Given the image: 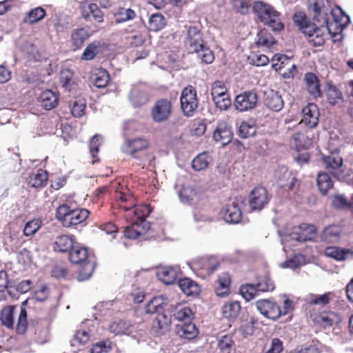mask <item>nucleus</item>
<instances>
[{
  "mask_svg": "<svg viewBox=\"0 0 353 353\" xmlns=\"http://www.w3.org/2000/svg\"><path fill=\"white\" fill-rule=\"evenodd\" d=\"M275 43L272 34L266 30H261L258 34L256 43L258 46L264 48H270Z\"/></svg>",
  "mask_w": 353,
  "mask_h": 353,
  "instance_id": "a18cd8bd",
  "label": "nucleus"
},
{
  "mask_svg": "<svg viewBox=\"0 0 353 353\" xmlns=\"http://www.w3.org/2000/svg\"><path fill=\"white\" fill-rule=\"evenodd\" d=\"M256 103V94L251 91H247L236 96L234 105L237 110L244 112L254 108Z\"/></svg>",
  "mask_w": 353,
  "mask_h": 353,
  "instance_id": "4468645a",
  "label": "nucleus"
},
{
  "mask_svg": "<svg viewBox=\"0 0 353 353\" xmlns=\"http://www.w3.org/2000/svg\"><path fill=\"white\" fill-rule=\"evenodd\" d=\"M148 24L150 30L157 32L164 28L165 19L161 14L155 13L150 16Z\"/></svg>",
  "mask_w": 353,
  "mask_h": 353,
  "instance_id": "de8ad7c7",
  "label": "nucleus"
},
{
  "mask_svg": "<svg viewBox=\"0 0 353 353\" xmlns=\"http://www.w3.org/2000/svg\"><path fill=\"white\" fill-rule=\"evenodd\" d=\"M230 289V276L228 273L223 272L219 276L215 293L218 296L223 297L229 294Z\"/></svg>",
  "mask_w": 353,
  "mask_h": 353,
  "instance_id": "2f4dec72",
  "label": "nucleus"
},
{
  "mask_svg": "<svg viewBox=\"0 0 353 353\" xmlns=\"http://www.w3.org/2000/svg\"><path fill=\"white\" fill-rule=\"evenodd\" d=\"M253 10L260 21L269 26L273 30L280 31L283 28L280 13L271 5L261 1H256Z\"/></svg>",
  "mask_w": 353,
  "mask_h": 353,
  "instance_id": "7ed1b4c3",
  "label": "nucleus"
},
{
  "mask_svg": "<svg viewBox=\"0 0 353 353\" xmlns=\"http://www.w3.org/2000/svg\"><path fill=\"white\" fill-rule=\"evenodd\" d=\"M232 132L225 121H219L214 130L213 138L217 143H220L222 145L229 143L232 139Z\"/></svg>",
  "mask_w": 353,
  "mask_h": 353,
  "instance_id": "6ab92c4d",
  "label": "nucleus"
},
{
  "mask_svg": "<svg viewBox=\"0 0 353 353\" xmlns=\"http://www.w3.org/2000/svg\"><path fill=\"white\" fill-rule=\"evenodd\" d=\"M148 142L143 138H135L126 140L121 146V150L130 155H134L137 152L146 149Z\"/></svg>",
  "mask_w": 353,
  "mask_h": 353,
  "instance_id": "dca6fc26",
  "label": "nucleus"
},
{
  "mask_svg": "<svg viewBox=\"0 0 353 353\" xmlns=\"http://www.w3.org/2000/svg\"><path fill=\"white\" fill-rule=\"evenodd\" d=\"M137 220L133 221H138L141 223L142 220H145L146 217L151 213V209L148 205H142L135 208L133 211Z\"/></svg>",
  "mask_w": 353,
  "mask_h": 353,
  "instance_id": "bf43d9fd",
  "label": "nucleus"
},
{
  "mask_svg": "<svg viewBox=\"0 0 353 353\" xmlns=\"http://www.w3.org/2000/svg\"><path fill=\"white\" fill-rule=\"evenodd\" d=\"M308 7L314 12V19L319 23V27L312 23L303 29V34L308 37L309 42L314 46H321L325 43L327 32L329 31V8L325 6L323 0H308Z\"/></svg>",
  "mask_w": 353,
  "mask_h": 353,
  "instance_id": "f257e3e1",
  "label": "nucleus"
},
{
  "mask_svg": "<svg viewBox=\"0 0 353 353\" xmlns=\"http://www.w3.org/2000/svg\"><path fill=\"white\" fill-rule=\"evenodd\" d=\"M85 107V101L79 99L73 102L71 109V112L74 117H81L84 114Z\"/></svg>",
  "mask_w": 353,
  "mask_h": 353,
  "instance_id": "69168bd1",
  "label": "nucleus"
},
{
  "mask_svg": "<svg viewBox=\"0 0 353 353\" xmlns=\"http://www.w3.org/2000/svg\"><path fill=\"white\" fill-rule=\"evenodd\" d=\"M134 328V325L130 322L123 320H119L112 322L110 326V331L115 335L130 334Z\"/></svg>",
  "mask_w": 353,
  "mask_h": 353,
  "instance_id": "7c9ffc66",
  "label": "nucleus"
},
{
  "mask_svg": "<svg viewBox=\"0 0 353 353\" xmlns=\"http://www.w3.org/2000/svg\"><path fill=\"white\" fill-rule=\"evenodd\" d=\"M212 159L210 156L205 153H200L192 161V168L196 171L205 170L210 163Z\"/></svg>",
  "mask_w": 353,
  "mask_h": 353,
  "instance_id": "ea45409f",
  "label": "nucleus"
},
{
  "mask_svg": "<svg viewBox=\"0 0 353 353\" xmlns=\"http://www.w3.org/2000/svg\"><path fill=\"white\" fill-rule=\"evenodd\" d=\"M27 327V312L26 308L21 306L16 327L17 333L21 334L25 333Z\"/></svg>",
  "mask_w": 353,
  "mask_h": 353,
  "instance_id": "6e6d98bb",
  "label": "nucleus"
},
{
  "mask_svg": "<svg viewBox=\"0 0 353 353\" xmlns=\"http://www.w3.org/2000/svg\"><path fill=\"white\" fill-rule=\"evenodd\" d=\"M100 43L94 41L90 43L84 50L81 59L83 60H92L99 53Z\"/></svg>",
  "mask_w": 353,
  "mask_h": 353,
  "instance_id": "3c124183",
  "label": "nucleus"
},
{
  "mask_svg": "<svg viewBox=\"0 0 353 353\" xmlns=\"http://www.w3.org/2000/svg\"><path fill=\"white\" fill-rule=\"evenodd\" d=\"M129 99L134 107L145 105L149 100V96L145 89L140 87L133 88L130 94Z\"/></svg>",
  "mask_w": 353,
  "mask_h": 353,
  "instance_id": "b1692460",
  "label": "nucleus"
},
{
  "mask_svg": "<svg viewBox=\"0 0 353 353\" xmlns=\"http://www.w3.org/2000/svg\"><path fill=\"white\" fill-rule=\"evenodd\" d=\"M56 217L64 227L74 225V209H71L67 204L59 206L56 211Z\"/></svg>",
  "mask_w": 353,
  "mask_h": 353,
  "instance_id": "aec40b11",
  "label": "nucleus"
},
{
  "mask_svg": "<svg viewBox=\"0 0 353 353\" xmlns=\"http://www.w3.org/2000/svg\"><path fill=\"white\" fill-rule=\"evenodd\" d=\"M310 144V141L305 136L304 132H296L293 134L290 140V145L296 150L307 148V145Z\"/></svg>",
  "mask_w": 353,
  "mask_h": 353,
  "instance_id": "a19ab883",
  "label": "nucleus"
},
{
  "mask_svg": "<svg viewBox=\"0 0 353 353\" xmlns=\"http://www.w3.org/2000/svg\"><path fill=\"white\" fill-rule=\"evenodd\" d=\"M318 323L323 327H330L341 321L340 315L333 312L321 313L318 317Z\"/></svg>",
  "mask_w": 353,
  "mask_h": 353,
  "instance_id": "72a5a7b5",
  "label": "nucleus"
},
{
  "mask_svg": "<svg viewBox=\"0 0 353 353\" xmlns=\"http://www.w3.org/2000/svg\"><path fill=\"white\" fill-rule=\"evenodd\" d=\"M319 117L317 106L314 103H309L302 110V119L298 125H305L309 128H313L319 123Z\"/></svg>",
  "mask_w": 353,
  "mask_h": 353,
  "instance_id": "f8f14e48",
  "label": "nucleus"
},
{
  "mask_svg": "<svg viewBox=\"0 0 353 353\" xmlns=\"http://www.w3.org/2000/svg\"><path fill=\"white\" fill-rule=\"evenodd\" d=\"M60 81L62 87L68 92L75 90L77 86V78L74 73L70 69L61 70L60 73Z\"/></svg>",
  "mask_w": 353,
  "mask_h": 353,
  "instance_id": "393cba45",
  "label": "nucleus"
},
{
  "mask_svg": "<svg viewBox=\"0 0 353 353\" xmlns=\"http://www.w3.org/2000/svg\"><path fill=\"white\" fill-rule=\"evenodd\" d=\"M295 24L299 27L303 33V29L311 26L312 23H309L305 14L301 12L296 13L293 18Z\"/></svg>",
  "mask_w": 353,
  "mask_h": 353,
  "instance_id": "774afa93",
  "label": "nucleus"
},
{
  "mask_svg": "<svg viewBox=\"0 0 353 353\" xmlns=\"http://www.w3.org/2000/svg\"><path fill=\"white\" fill-rule=\"evenodd\" d=\"M283 350V342L278 338H273L265 345L264 353H281Z\"/></svg>",
  "mask_w": 353,
  "mask_h": 353,
  "instance_id": "864d4df0",
  "label": "nucleus"
},
{
  "mask_svg": "<svg viewBox=\"0 0 353 353\" xmlns=\"http://www.w3.org/2000/svg\"><path fill=\"white\" fill-rule=\"evenodd\" d=\"M41 225L40 219H33L26 223L23 229V233L26 236L34 234Z\"/></svg>",
  "mask_w": 353,
  "mask_h": 353,
  "instance_id": "052dcab7",
  "label": "nucleus"
},
{
  "mask_svg": "<svg viewBox=\"0 0 353 353\" xmlns=\"http://www.w3.org/2000/svg\"><path fill=\"white\" fill-rule=\"evenodd\" d=\"M228 94V89L223 81H216L212 84L211 95L212 98Z\"/></svg>",
  "mask_w": 353,
  "mask_h": 353,
  "instance_id": "13d9d810",
  "label": "nucleus"
},
{
  "mask_svg": "<svg viewBox=\"0 0 353 353\" xmlns=\"http://www.w3.org/2000/svg\"><path fill=\"white\" fill-rule=\"evenodd\" d=\"M216 106L221 110H227L231 105L228 93L212 99Z\"/></svg>",
  "mask_w": 353,
  "mask_h": 353,
  "instance_id": "e2e57ef3",
  "label": "nucleus"
},
{
  "mask_svg": "<svg viewBox=\"0 0 353 353\" xmlns=\"http://www.w3.org/2000/svg\"><path fill=\"white\" fill-rule=\"evenodd\" d=\"M257 292L255 284H245L240 288V293L247 301L254 299Z\"/></svg>",
  "mask_w": 353,
  "mask_h": 353,
  "instance_id": "5fc2aeb1",
  "label": "nucleus"
},
{
  "mask_svg": "<svg viewBox=\"0 0 353 353\" xmlns=\"http://www.w3.org/2000/svg\"><path fill=\"white\" fill-rule=\"evenodd\" d=\"M269 200L268 191L263 187L255 188L249 195V204L252 210H261Z\"/></svg>",
  "mask_w": 353,
  "mask_h": 353,
  "instance_id": "1a4fd4ad",
  "label": "nucleus"
},
{
  "mask_svg": "<svg viewBox=\"0 0 353 353\" xmlns=\"http://www.w3.org/2000/svg\"><path fill=\"white\" fill-rule=\"evenodd\" d=\"M88 38L89 33L85 28H77L71 32L70 43L73 50H79Z\"/></svg>",
  "mask_w": 353,
  "mask_h": 353,
  "instance_id": "5701e85b",
  "label": "nucleus"
},
{
  "mask_svg": "<svg viewBox=\"0 0 353 353\" xmlns=\"http://www.w3.org/2000/svg\"><path fill=\"white\" fill-rule=\"evenodd\" d=\"M92 80L96 87L104 88L110 81V76L105 70L97 68L92 74Z\"/></svg>",
  "mask_w": 353,
  "mask_h": 353,
  "instance_id": "f704fd0d",
  "label": "nucleus"
},
{
  "mask_svg": "<svg viewBox=\"0 0 353 353\" xmlns=\"http://www.w3.org/2000/svg\"><path fill=\"white\" fill-rule=\"evenodd\" d=\"M176 332L181 338L192 339L196 336L198 330L192 321L178 324L176 327Z\"/></svg>",
  "mask_w": 353,
  "mask_h": 353,
  "instance_id": "bb28decb",
  "label": "nucleus"
},
{
  "mask_svg": "<svg viewBox=\"0 0 353 353\" xmlns=\"http://www.w3.org/2000/svg\"><path fill=\"white\" fill-rule=\"evenodd\" d=\"M179 200L183 203H190L198 197L197 192L194 188L190 185H184L178 192Z\"/></svg>",
  "mask_w": 353,
  "mask_h": 353,
  "instance_id": "4c0bfd02",
  "label": "nucleus"
},
{
  "mask_svg": "<svg viewBox=\"0 0 353 353\" xmlns=\"http://www.w3.org/2000/svg\"><path fill=\"white\" fill-rule=\"evenodd\" d=\"M15 307L8 305L4 307L0 313V319L3 325L8 329H12L14 327V313Z\"/></svg>",
  "mask_w": 353,
  "mask_h": 353,
  "instance_id": "e433bc0d",
  "label": "nucleus"
},
{
  "mask_svg": "<svg viewBox=\"0 0 353 353\" xmlns=\"http://www.w3.org/2000/svg\"><path fill=\"white\" fill-rule=\"evenodd\" d=\"M317 185L323 194H326L327 191L333 187L332 181L327 172H320L316 178Z\"/></svg>",
  "mask_w": 353,
  "mask_h": 353,
  "instance_id": "37998d69",
  "label": "nucleus"
},
{
  "mask_svg": "<svg viewBox=\"0 0 353 353\" xmlns=\"http://www.w3.org/2000/svg\"><path fill=\"white\" fill-rule=\"evenodd\" d=\"M265 105L270 110L279 112L283 107V101L277 92L271 90L266 94Z\"/></svg>",
  "mask_w": 353,
  "mask_h": 353,
  "instance_id": "cd10ccee",
  "label": "nucleus"
},
{
  "mask_svg": "<svg viewBox=\"0 0 353 353\" xmlns=\"http://www.w3.org/2000/svg\"><path fill=\"white\" fill-rule=\"evenodd\" d=\"M136 17V12L131 8H119L114 13L117 23H125L132 20Z\"/></svg>",
  "mask_w": 353,
  "mask_h": 353,
  "instance_id": "c03bdc74",
  "label": "nucleus"
},
{
  "mask_svg": "<svg viewBox=\"0 0 353 353\" xmlns=\"http://www.w3.org/2000/svg\"><path fill=\"white\" fill-rule=\"evenodd\" d=\"M76 243L68 235H60L55 238L53 245L54 250L57 252H65L71 250Z\"/></svg>",
  "mask_w": 353,
  "mask_h": 353,
  "instance_id": "c756f323",
  "label": "nucleus"
},
{
  "mask_svg": "<svg viewBox=\"0 0 353 353\" xmlns=\"http://www.w3.org/2000/svg\"><path fill=\"white\" fill-rule=\"evenodd\" d=\"M193 315V312L190 307L183 303L176 305L172 310L174 319L181 322V323L192 321Z\"/></svg>",
  "mask_w": 353,
  "mask_h": 353,
  "instance_id": "412c9836",
  "label": "nucleus"
},
{
  "mask_svg": "<svg viewBox=\"0 0 353 353\" xmlns=\"http://www.w3.org/2000/svg\"><path fill=\"white\" fill-rule=\"evenodd\" d=\"M69 259L72 263L83 264L78 275V281H84L91 276L94 266V263L89 261V253L85 247L76 243L70 250Z\"/></svg>",
  "mask_w": 353,
  "mask_h": 353,
  "instance_id": "20e7f679",
  "label": "nucleus"
},
{
  "mask_svg": "<svg viewBox=\"0 0 353 353\" xmlns=\"http://www.w3.org/2000/svg\"><path fill=\"white\" fill-rule=\"evenodd\" d=\"M157 276L165 285H170L179 279L181 272L179 266H160L157 270Z\"/></svg>",
  "mask_w": 353,
  "mask_h": 353,
  "instance_id": "9b49d317",
  "label": "nucleus"
},
{
  "mask_svg": "<svg viewBox=\"0 0 353 353\" xmlns=\"http://www.w3.org/2000/svg\"><path fill=\"white\" fill-rule=\"evenodd\" d=\"M178 285L181 291L187 296H194L199 292L198 284L189 278L179 279Z\"/></svg>",
  "mask_w": 353,
  "mask_h": 353,
  "instance_id": "473e14b6",
  "label": "nucleus"
},
{
  "mask_svg": "<svg viewBox=\"0 0 353 353\" xmlns=\"http://www.w3.org/2000/svg\"><path fill=\"white\" fill-rule=\"evenodd\" d=\"M103 143V137L99 134H95L92 137L90 143V152L93 159H95L99 151V146Z\"/></svg>",
  "mask_w": 353,
  "mask_h": 353,
  "instance_id": "0e129e2a",
  "label": "nucleus"
},
{
  "mask_svg": "<svg viewBox=\"0 0 353 353\" xmlns=\"http://www.w3.org/2000/svg\"><path fill=\"white\" fill-rule=\"evenodd\" d=\"M89 211L85 208L74 209V225L83 223L88 218Z\"/></svg>",
  "mask_w": 353,
  "mask_h": 353,
  "instance_id": "338daca9",
  "label": "nucleus"
},
{
  "mask_svg": "<svg viewBox=\"0 0 353 353\" xmlns=\"http://www.w3.org/2000/svg\"><path fill=\"white\" fill-rule=\"evenodd\" d=\"M48 174L46 171L39 169L36 174H32L29 176L28 183L34 188H41L47 182Z\"/></svg>",
  "mask_w": 353,
  "mask_h": 353,
  "instance_id": "79ce46f5",
  "label": "nucleus"
},
{
  "mask_svg": "<svg viewBox=\"0 0 353 353\" xmlns=\"http://www.w3.org/2000/svg\"><path fill=\"white\" fill-rule=\"evenodd\" d=\"M342 232L343 228L340 225H330L324 228L321 238L325 242L335 243L340 239Z\"/></svg>",
  "mask_w": 353,
  "mask_h": 353,
  "instance_id": "4be33fe9",
  "label": "nucleus"
},
{
  "mask_svg": "<svg viewBox=\"0 0 353 353\" xmlns=\"http://www.w3.org/2000/svg\"><path fill=\"white\" fill-rule=\"evenodd\" d=\"M256 306L259 312L266 318L276 320L281 315V307L272 300H259L256 301Z\"/></svg>",
  "mask_w": 353,
  "mask_h": 353,
  "instance_id": "9d476101",
  "label": "nucleus"
},
{
  "mask_svg": "<svg viewBox=\"0 0 353 353\" xmlns=\"http://www.w3.org/2000/svg\"><path fill=\"white\" fill-rule=\"evenodd\" d=\"M150 227V223L146 220H142L141 223L132 221V224L125 230V236L128 239H137L144 234Z\"/></svg>",
  "mask_w": 353,
  "mask_h": 353,
  "instance_id": "f3484780",
  "label": "nucleus"
},
{
  "mask_svg": "<svg viewBox=\"0 0 353 353\" xmlns=\"http://www.w3.org/2000/svg\"><path fill=\"white\" fill-rule=\"evenodd\" d=\"M279 63H275V69L285 79L293 77L296 72V66L293 61L285 56H280Z\"/></svg>",
  "mask_w": 353,
  "mask_h": 353,
  "instance_id": "2eb2a0df",
  "label": "nucleus"
},
{
  "mask_svg": "<svg viewBox=\"0 0 353 353\" xmlns=\"http://www.w3.org/2000/svg\"><path fill=\"white\" fill-rule=\"evenodd\" d=\"M46 15V11L41 7L31 10L25 19V21L29 23H34L41 20Z\"/></svg>",
  "mask_w": 353,
  "mask_h": 353,
  "instance_id": "603ef678",
  "label": "nucleus"
},
{
  "mask_svg": "<svg viewBox=\"0 0 353 353\" xmlns=\"http://www.w3.org/2000/svg\"><path fill=\"white\" fill-rule=\"evenodd\" d=\"M255 285L258 292H269L274 289V282L268 276L261 278Z\"/></svg>",
  "mask_w": 353,
  "mask_h": 353,
  "instance_id": "4d7b16f0",
  "label": "nucleus"
},
{
  "mask_svg": "<svg viewBox=\"0 0 353 353\" xmlns=\"http://www.w3.org/2000/svg\"><path fill=\"white\" fill-rule=\"evenodd\" d=\"M322 163L325 169L339 181H345L343 159L339 151L331 152L329 155L323 156Z\"/></svg>",
  "mask_w": 353,
  "mask_h": 353,
  "instance_id": "423d86ee",
  "label": "nucleus"
},
{
  "mask_svg": "<svg viewBox=\"0 0 353 353\" xmlns=\"http://www.w3.org/2000/svg\"><path fill=\"white\" fill-rule=\"evenodd\" d=\"M241 305L237 301H230L225 303L222 307V313L227 319H235L239 314Z\"/></svg>",
  "mask_w": 353,
  "mask_h": 353,
  "instance_id": "c9c22d12",
  "label": "nucleus"
},
{
  "mask_svg": "<svg viewBox=\"0 0 353 353\" xmlns=\"http://www.w3.org/2000/svg\"><path fill=\"white\" fill-rule=\"evenodd\" d=\"M39 101L44 109L52 110L57 105L59 98L55 92L46 90L41 94Z\"/></svg>",
  "mask_w": 353,
  "mask_h": 353,
  "instance_id": "a878e982",
  "label": "nucleus"
},
{
  "mask_svg": "<svg viewBox=\"0 0 353 353\" xmlns=\"http://www.w3.org/2000/svg\"><path fill=\"white\" fill-rule=\"evenodd\" d=\"M163 304H165L164 296H155L146 305L145 312L150 314L159 312V310L161 309Z\"/></svg>",
  "mask_w": 353,
  "mask_h": 353,
  "instance_id": "8fccbe9b",
  "label": "nucleus"
},
{
  "mask_svg": "<svg viewBox=\"0 0 353 353\" xmlns=\"http://www.w3.org/2000/svg\"><path fill=\"white\" fill-rule=\"evenodd\" d=\"M180 101L184 115L192 117L196 112L199 103L195 88L192 85L185 88L182 90Z\"/></svg>",
  "mask_w": 353,
  "mask_h": 353,
  "instance_id": "0eeeda50",
  "label": "nucleus"
},
{
  "mask_svg": "<svg viewBox=\"0 0 353 353\" xmlns=\"http://www.w3.org/2000/svg\"><path fill=\"white\" fill-rule=\"evenodd\" d=\"M171 323L170 316L164 313H158L152 321V328L157 332L166 331Z\"/></svg>",
  "mask_w": 353,
  "mask_h": 353,
  "instance_id": "58836bf2",
  "label": "nucleus"
},
{
  "mask_svg": "<svg viewBox=\"0 0 353 353\" xmlns=\"http://www.w3.org/2000/svg\"><path fill=\"white\" fill-rule=\"evenodd\" d=\"M172 112L171 102L165 99H161L155 102L151 109V117L156 123H162L166 121Z\"/></svg>",
  "mask_w": 353,
  "mask_h": 353,
  "instance_id": "6e6552de",
  "label": "nucleus"
},
{
  "mask_svg": "<svg viewBox=\"0 0 353 353\" xmlns=\"http://www.w3.org/2000/svg\"><path fill=\"white\" fill-rule=\"evenodd\" d=\"M218 348L220 353H234L235 349L232 336L225 334L219 338Z\"/></svg>",
  "mask_w": 353,
  "mask_h": 353,
  "instance_id": "49530a36",
  "label": "nucleus"
},
{
  "mask_svg": "<svg viewBox=\"0 0 353 353\" xmlns=\"http://www.w3.org/2000/svg\"><path fill=\"white\" fill-rule=\"evenodd\" d=\"M256 127L253 121H243L239 128V132L241 137L246 139L256 133Z\"/></svg>",
  "mask_w": 353,
  "mask_h": 353,
  "instance_id": "09e8293b",
  "label": "nucleus"
},
{
  "mask_svg": "<svg viewBox=\"0 0 353 353\" xmlns=\"http://www.w3.org/2000/svg\"><path fill=\"white\" fill-rule=\"evenodd\" d=\"M305 88L308 92L314 97L321 95L320 84L316 76L311 72H307L304 76Z\"/></svg>",
  "mask_w": 353,
  "mask_h": 353,
  "instance_id": "c85d7f7f",
  "label": "nucleus"
},
{
  "mask_svg": "<svg viewBox=\"0 0 353 353\" xmlns=\"http://www.w3.org/2000/svg\"><path fill=\"white\" fill-rule=\"evenodd\" d=\"M325 254L336 261H343L353 258V248L330 246L325 248Z\"/></svg>",
  "mask_w": 353,
  "mask_h": 353,
  "instance_id": "a211bd4d",
  "label": "nucleus"
},
{
  "mask_svg": "<svg viewBox=\"0 0 353 353\" xmlns=\"http://www.w3.org/2000/svg\"><path fill=\"white\" fill-rule=\"evenodd\" d=\"M185 44L194 52L202 62L210 64L213 62L214 55L212 51L204 43L200 30L195 26H190L187 30Z\"/></svg>",
  "mask_w": 353,
  "mask_h": 353,
  "instance_id": "f03ea898",
  "label": "nucleus"
},
{
  "mask_svg": "<svg viewBox=\"0 0 353 353\" xmlns=\"http://www.w3.org/2000/svg\"><path fill=\"white\" fill-rule=\"evenodd\" d=\"M223 219L228 223L236 224L241 219V211L240 202L232 201L225 205L221 211Z\"/></svg>",
  "mask_w": 353,
  "mask_h": 353,
  "instance_id": "ddd939ff",
  "label": "nucleus"
},
{
  "mask_svg": "<svg viewBox=\"0 0 353 353\" xmlns=\"http://www.w3.org/2000/svg\"><path fill=\"white\" fill-rule=\"evenodd\" d=\"M316 228L312 225L301 224L294 226L291 232H287L281 236L283 250L286 252L287 248L294 246L296 242H303L312 239L315 236Z\"/></svg>",
  "mask_w": 353,
  "mask_h": 353,
  "instance_id": "39448f33",
  "label": "nucleus"
},
{
  "mask_svg": "<svg viewBox=\"0 0 353 353\" xmlns=\"http://www.w3.org/2000/svg\"><path fill=\"white\" fill-rule=\"evenodd\" d=\"M255 322L256 321L253 318H250L241 324L240 327V332L244 336H251L254 334L255 330Z\"/></svg>",
  "mask_w": 353,
  "mask_h": 353,
  "instance_id": "680f3d73",
  "label": "nucleus"
}]
</instances>
